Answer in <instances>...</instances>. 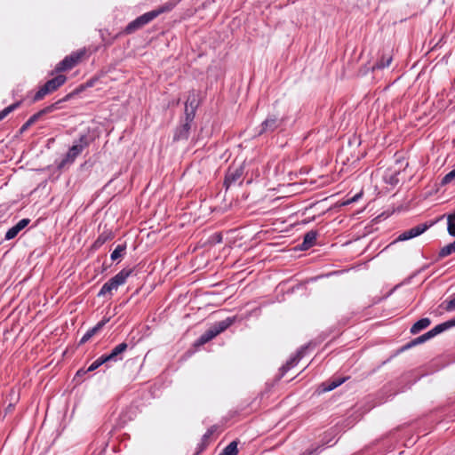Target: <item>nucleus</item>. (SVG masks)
I'll return each mask as SVG.
<instances>
[{"label":"nucleus","mask_w":455,"mask_h":455,"mask_svg":"<svg viewBox=\"0 0 455 455\" xmlns=\"http://www.w3.org/2000/svg\"><path fill=\"white\" fill-rule=\"evenodd\" d=\"M158 15H160V12H154L150 11L148 12H146L140 17L137 18V20L139 22V26L142 28L146 24L149 23L151 20L156 19Z\"/></svg>","instance_id":"nucleus-16"},{"label":"nucleus","mask_w":455,"mask_h":455,"mask_svg":"<svg viewBox=\"0 0 455 455\" xmlns=\"http://www.w3.org/2000/svg\"><path fill=\"white\" fill-rule=\"evenodd\" d=\"M393 57L390 54H383L379 60L372 66V70L383 69L390 66Z\"/></svg>","instance_id":"nucleus-18"},{"label":"nucleus","mask_w":455,"mask_h":455,"mask_svg":"<svg viewBox=\"0 0 455 455\" xmlns=\"http://www.w3.org/2000/svg\"><path fill=\"white\" fill-rule=\"evenodd\" d=\"M105 241H106V238H103L102 235H100L95 243L97 244L100 245V244H103L105 243Z\"/></svg>","instance_id":"nucleus-41"},{"label":"nucleus","mask_w":455,"mask_h":455,"mask_svg":"<svg viewBox=\"0 0 455 455\" xmlns=\"http://www.w3.org/2000/svg\"><path fill=\"white\" fill-rule=\"evenodd\" d=\"M431 323V321L429 318L425 317L421 318L419 321H417L411 328V332L412 334H417L422 330L427 328Z\"/></svg>","instance_id":"nucleus-19"},{"label":"nucleus","mask_w":455,"mask_h":455,"mask_svg":"<svg viewBox=\"0 0 455 455\" xmlns=\"http://www.w3.org/2000/svg\"><path fill=\"white\" fill-rule=\"evenodd\" d=\"M173 5L172 4H166V5H164L156 10H153L154 12H160V14L163 13V12H169L172 9Z\"/></svg>","instance_id":"nucleus-40"},{"label":"nucleus","mask_w":455,"mask_h":455,"mask_svg":"<svg viewBox=\"0 0 455 455\" xmlns=\"http://www.w3.org/2000/svg\"><path fill=\"white\" fill-rule=\"evenodd\" d=\"M307 346H303L301 347L297 352L296 354H294L293 355H291L290 357V359L286 362L285 364H283L281 368H280V371H281V375L283 376L287 371H289L291 369H292L293 367H295L298 363L299 362V360L304 356L305 355V351L307 350Z\"/></svg>","instance_id":"nucleus-8"},{"label":"nucleus","mask_w":455,"mask_h":455,"mask_svg":"<svg viewBox=\"0 0 455 455\" xmlns=\"http://www.w3.org/2000/svg\"><path fill=\"white\" fill-rule=\"evenodd\" d=\"M20 105V102H15L9 107L2 109V119H4L6 116H8L11 112H12L14 109H16Z\"/></svg>","instance_id":"nucleus-30"},{"label":"nucleus","mask_w":455,"mask_h":455,"mask_svg":"<svg viewBox=\"0 0 455 455\" xmlns=\"http://www.w3.org/2000/svg\"><path fill=\"white\" fill-rule=\"evenodd\" d=\"M432 338H434L433 333H431V331H428L427 332L424 333L423 335H421V336L416 338L415 339H413L411 341V344L412 345H419V344L426 342L427 340H428V339H430Z\"/></svg>","instance_id":"nucleus-25"},{"label":"nucleus","mask_w":455,"mask_h":455,"mask_svg":"<svg viewBox=\"0 0 455 455\" xmlns=\"http://www.w3.org/2000/svg\"><path fill=\"white\" fill-rule=\"evenodd\" d=\"M237 452V442L233 441L228 445H227L220 453L222 455H236Z\"/></svg>","instance_id":"nucleus-22"},{"label":"nucleus","mask_w":455,"mask_h":455,"mask_svg":"<svg viewBox=\"0 0 455 455\" xmlns=\"http://www.w3.org/2000/svg\"><path fill=\"white\" fill-rule=\"evenodd\" d=\"M64 100H65V99L58 100V101H56V102H54V103H52V104L44 108L43 109L39 110L38 112L34 114L33 116H31L27 120V122L20 127V132L21 133L26 132L31 125H33L35 123L39 121L44 116H45L47 114H50V113H52L55 110L60 109V105Z\"/></svg>","instance_id":"nucleus-4"},{"label":"nucleus","mask_w":455,"mask_h":455,"mask_svg":"<svg viewBox=\"0 0 455 455\" xmlns=\"http://www.w3.org/2000/svg\"><path fill=\"white\" fill-rule=\"evenodd\" d=\"M119 286H117L116 283H115L111 279H109L107 283H105L100 291L98 293V296H105L108 293H111L113 291H116L118 289Z\"/></svg>","instance_id":"nucleus-20"},{"label":"nucleus","mask_w":455,"mask_h":455,"mask_svg":"<svg viewBox=\"0 0 455 455\" xmlns=\"http://www.w3.org/2000/svg\"><path fill=\"white\" fill-rule=\"evenodd\" d=\"M82 53L73 52L72 54L66 56L61 61H60L55 67L57 72L67 71L73 68L80 60Z\"/></svg>","instance_id":"nucleus-6"},{"label":"nucleus","mask_w":455,"mask_h":455,"mask_svg":"<svg viewBox=\"0 0 455 455\" xmlns=\"http://www.w3.org/2000/svg\"><path fill=\"white\" fill-rule=\"evenodd\" d=\"M86 372H87L86 371H84L83 369H80L79 371H77L76 375L80 376V375L84 374Z\"/></svg>","instance_id":"nucleus-43"},{"label":"nucleus","mask_w":455,"mask_h":455,"mask_svg":"<svg viewBox=\"0 0 455 455\" xmlns=\"http://www.w3.org/2000/svg\"><path fill=\"white\" fill-rule=\"evenodd\" d=\"M128 347L127 343L122 342L115 347L108 355H104L108 362H117L122 359V355Z\"/></svg>","instance_id":"nucleus-11"},{"label":"nucleus","mask_w":455,"mask_h":455,"mask_svg":"<svg viewBox=\"0 0 455 455\" xmlns=\"http://www.w3.org/2000/svg\"><path fill=\"white\" fill-rule=\"evenodd\" d=\"M345 381V379H337L335 380H332L327 387H325V390L327 391H331L333 390L334 388L338 387L339 386H340L343 382Z\"/></svg>","instance_id":"nucleus-34"},{"label":"nucleus","mask_w":455,"mask_h":455,"mask_svg":"<svg viewBox=\"0 0 455 455\" xmlns=\"http://www.w3.org/2000/svg\"><path fill=\"white\" fill-rule=\"evenodd\" d=\"M447 323H448L447 325L449 326V328L454 327L455 326V316L452 319L447 321Z\"/></svg>","instance_id":"nucleus-42"},{"label":"nucleus","mask_w":455,"mask_h":455,"mask_svg":"<svg viewBox=\"0 0 455 455\" xmlns=\"http://www.w3.org/2000/svg\"><path fill=\"white\" fill-rule=\"evenodd\" d=\"M345 381V379H337L335 380H332L327 387H325V390L327 391H331L333 390L334 388L338 387L339 386H340L343 382Z\"/></svg>","instance_id":"nucleus-32"},{"label":"nucleus","mask_w":455,"mask_h":455,"mask_svg":"<svg viewBox=\"0 0 455 455\" xmlns=\"http://www.w3.org/2000/svg\"><path fill=\"white\" fill-rule=\"evenodd\" d=\"M195 110L196 107L193 106V102H189V100H188L185 104V119L182 124L175 130L173 135L174 141L185 140L188 139L191 123L195 118Z\"/></svg>","instance_id":"nucleus-2"},{"label":"nucleus","mask_w":455,"mask_h":455,"mask_svg":"<svg viewBox=\"0 0 455 455\" xmlns=\"http://www.w3.org/2000/svg\"><path fill=\"white\" fill-rule=\"evenodd\" d=\"M140 28H141L139 26V22H138L137 19H135L134 20H132L126 26L124 31L126 34H132Z\"/></svg>","instance_id":"nucleus-29"},{"label":"nucleus","mask_w":455,"mask_h":455,"mask_svg":"<svg viewBox=\"0 0 455 455\" xmlns=\"http://www.w3.org/2000/svg\"><path fill=\"white\" fill-rule=\"evenodd\" d=\"M316 238H317V232L316 231L310 230V231L307 232L304 235V238H303V242H302V243L300 245V249L301 250H307V249H309L310 247H312L315 243Z\"/></svg>","instance_id":"nucleus-13"},{"label":"nucleus","mask_w":455,"mask_h":455,"mask_svg":"<svg viewBox=\"0 0 455 455\" xmlns=\"http://www.w3.org/2000/svg\"><path fill=\"white\" fill-rule=\"evenodd\" d=\"M455 253V241L443 247L439 251V257L444 258Z\"/></svg>","instance_id":"nucleus-23"},{"label":"nucleus","mask_w":455,"mask_h":455,"mask_svg":"<svg viewBox=\"0 0 455 455\" xmlns=\"http://www.w3.org/2000/svg\"><path fill=\"white\" fill-rule=\"evenodd\" d=\"M455 180V169L448 172L441 181L442 185H446L451 183V181Z\"/></svg>","instance_id":"nucleus-31"},{"label":"nucleus","mask_w":455,"mask_h":455,"mask_svg":"<svg viewBox=\"0 0 455 455\" xmlns=\"http://www.w3.org/2000/svg\"><path fill=\"white\" fill-rule=\"evenodd\" d=\"M447 324H448L447 322L440 323V324L435 326L433 329H431L430 331H431V333H433V336L435 337L437 334H440L441 332L448 330L449 326Z\"/></svg>","instance_id":"nucleus-28"},{"label":"nucleus","mask_w":455,"mask_h":455,"mask_svg":"<svg viewBox=\"0 0 455 455\" xmlns=\"http://www.w3.org/2000/svg\"><path fill=\"white\" fill-rule=\"evenodd\" d=\"M235 321V316L228 317L222 321L215 323L212 326L219 335L221 332L225 331L228 327H230Z\"/></svg>","instance_id":"nucleus-14"},{"label":"nucleus","mask_w":455,"mask_h":455,"mask_svg":"<svg viewBox=\"0 0 455 455\" xmlns=\"http://www.w3.org/2000/svg\"><path fill=\"white\" fill-rule=\"evenodd\" d=\"M217 428L218 427L216 425L212 426L210 428H208L206 433L202 436L201 442L197 444L195 455H198L205 450V448L209 444L210 437L213 435Z\"/></svg>","instance_id":"nucleus-12"},{"label":"nucleus","mask_w":455,"mask_h":455,"mask_svg":"<svg viewBox=\"0 0 455 455\" xmlns=\"http://www.w3.org/2000/svg\"><path fill=\"white\" fill-rule=\"evenodd\" d=\"M445 310L448 312L454 311L455 310V297L448 301L445 302Z\"/></svg>","instance_id":"nucleus-38"},{"label":"nucleus","mask_w":455,"mask_h":455,"mask_svg":"<svg viewBox=\"0 0 455 455\" xmlns=\"http://www.w3.org/2000/svg\"><path fill=\"white\" fill-rule=\"evenodd\" d=\"M29 222V219L20 220L16 225L7 230L4 238L6 240L13 239L22 229H24L28 225Z\"/></svg>","instance_id":"nucleus-10"},{"label":"nucleus","mask_w":455,"mask_h":455,"mask_svg":"<svg viewBox=\"0 0 455 455\" xmlns=\"http://www.w3.org/2000/svg\"><path fill=\"white\" fill-rule=\"evenodd\" d=\"M132 270L131 268H124L118 272L116 275L110 278L117 286L123 285L126 279L131 275Z\"/></svg>","instance_id":"nucleus-15"},{"label":"nucleus","mask_w":455,"mask_h":455,"mask_svg":"<svg viewBox=\"0 0 455 455\" xmlns=\"http://www.w3.org/2000/svg\"><path fill=\"white\" fill-rule=\"evenodd\" d=\"M431 225H427V223L418 225L416 227H413L408 230L403 231L401 233L398 237L396 238V242H403L407 241L409 239L417 237L423 234Z\"/></svg>","instance_id":"nucleus-7"},{"label":"nucleus","mask_w":455,"mask_h":455,"mask_svg":"<svg viewBox=\"0 0 455 455\" xmlns=\"http://www.w3.org/2000/svg\"><path fill=\"white\" fill-rule=\"evenodd\" d=\"M125 250H126V244L125 243L118 244L116 247V249L112 251V253L110 255V259L113 261L118 259L119 258H121L124 254Z\"/></svg>","instance_id":"nucleus-21"},{"label":"nucleus","mask_w":455,"mask_h":455,"mask_svg":"<svg viewBox=\"0 0 455 455\" xmlns=\"http://www.w3.org/2000/svg\"><path fill=\"white\" fill-rule=\"evenodd\" d=\"M19 393L16 392L14 389H12L11 390V393H10V403L6 409V411L9 412L11 411V410L12 409V407L14 406V403L19 400Z\"/></svg>","instance_id":"nucleus-27"},{"label":"nucleus","mask_w":455,"mask_h":455,"mask_svg":"<svg viewBox=\"0 0 455 455\" xmlns=\"http://www.w3.org/2000/svg\"><path fill=\"white\" fill-rule=\"evenodd\" d=\"M219 455H222L221 453H220Z\"/></svg>","instance_id":"nucleus-44"},{"label":"nucleus","mask_w":455,"mask_h":455,"mask_svg":"<svg viewBox=\"0 0 455 455\" xmlns=\"http://www.w3.org/2000/svg\"><path fill=\"white\" fill-rule=\"evenodd\" d=\"M94 336L92 331L89 329L81 338L79 344H84L89 341Z\"/></svg>","instance_id":"nucleus-37"},{"label":"nucleus","mask_w":455,"mask_h":455,"mask_svg":"<svg viewBox=\"0 0 455 455\" xmlns=\"http://www.w3.org/2000/svg\"><path fill=\"white\" fill-rule=\"evenodd\" d=\"M345 381V379H337L335 380H332L327 387H325V390L327 391H331L333 390L334 388L338 387L339 386H340L343 382Z\"/></svg>","instance_id":"nucleus-33"},{"label":"nucleus","mask_w":455,"mask_h":455,"mask_svg":"<svg viewBox=\"0 0 455 455\" xmlns=\"http://www.w3.org/2000/svg\"><path fill=\"white\" fill-rule=\"evenodd\" d=\"M106 356L102 355L101 356L98 357L86 370V371H92L98 369L102 364L108 363Z\"/></svg>","instance_id":"nucleus-24"},{"label":"nucleus","mask_w":455,"mask_h":455,"mask_svg":"<svg viewBox=\"0 0 455 455\" xmlns=\"http://www.w3.org/2000/svg\"><path fill=\"white\" fill-rule=\"evenodd\" d=\"M206 335L211 339H214L216 336H218V333L216 332L215 329L212 325L206 331H204Z\"/></svg>","instance_id":"nucleus-39"},{"label":"nucleus","mask_w":455,"mask_h":455,"mask_svg":"<svg viewBox=\"0 0 455 455\" xmlns=\"http://www.w3.org/2000/svg\"><path fill=\"white\" fill-rule=\"evenodd\" d=\"M91 142L92 140L87 134L81 135L78 140L74 141L72 147L69 148L65 156L58 164V168L62 169L65 166L73 164L84 149L89 147Z\"/></svg>","instance_id":"nucleus-1"},{"label":"nucleus","mask_w":455,"mask_h":455,"mask_svg":"<svg viewBox=\"0 0 455 455\" xmlns=\"http://www.w3.org/2000/svg\"><path fill=\"white\" fill-rule=\"evenodd\" d=\"M108 321V318H104L103 320L100 321L94 327L91 328L93 334L95 335L99 331H100Z\"/></svg>","instance_id":"nucleus-35"},{"label":"nucleus","mask_w":455,"mask_h":455,"mask_svg":"<svg viewBox=\"0 0 455 455\" xmlns=\"http://www.w3.org/2000/svg\"><path fill=\"white\" fill-rule=\"evenodd\" d=\"M243 175L242 169H229L228 172L226 174L225 180H224V186L228 189L231 186L235 185L239 181V184H242V181H240Z\"/></svg>","instance_id":"nucleus-9"},{"label":"nucleus","mask_w":455,"mask_h":455,"mask_svg":"<svg viewBox=\"0 0 455 455\" xmlns=\"http://www.w3.org/2000/svg\"><path fill=\"white\" fill-rule=\"evenodd\" d=\"M284 120V118H280L276 115H268L260 124L258 134L261 135L263 133L275 132L283 124Z\"/></svg>","instance_id":"nucleus-5"},{"label":"nucleus","mask_w":455,"mask_h":455,"mask_svg":"<svg viewBox=\"0 0 455 455\" xmlns=\"http://www.w3.org/2000/svg\"><path fill=\"white\" fill-rule=\"evenodd\" d=\"M67 77L64 75H58L57 76L48 80L44 85L39 87L37 92L33 97V101L36 102L43 100L46 95L58 90L62 84H65Z\"/></svg>","instance_id":"nucleus-3"},{"label":"nucleus","mask_w":455,"mask_h":455,"mask_svg":"<svg viewBox=\"0 0 455 455\" xmlns=\"http://www.w3.org/2000/svg\"><path fill=\"white\" fill-rule=\"evenodd\" d=\"M212 340L205 332H204L196 341V346H202Z\"/></svg>","instance_id":"nucleus-36"},{"label":"nucleus","mask_w":455,"mask_h":455,"mask_svg":"<svg viewBox=\"0 0 455 455\" xmlns=\"http://www.w3.org/2000/svg\"><path fill=\"white\" fill-rule=\"evenodd\" d=\"M158 15H160V12H154L150 11L148 12H146L140 17L137 18V20L139 22V26L142 28L146 24L149 23L151 20L156 19Z\"/></svg>","instance_id":"nucleus-17"},{"label":"nucleus","mask_w":455,"mask_h":455,"mask_svg":"<svg viewBox=\"0 0 455 455\" xmlns=\"http://www.w3.org/2000/svg\"><path fill=\"white\" fill-rule=\"evenodd\" d=\"M455 214H450L448 215V227H447V230H448V233L451 235V236H455Z\"/></svg>","instance_id":"nucleus-26"}]
</instances>
